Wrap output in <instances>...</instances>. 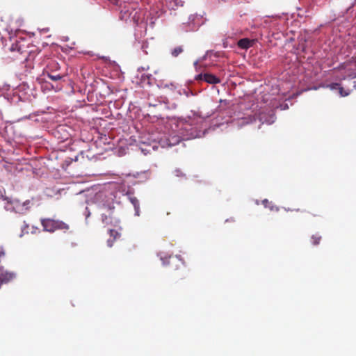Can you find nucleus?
Here are the masks:
<instances>
[{"mask_svg":"<svg viewBox=\"0 0 356 356\" xmlns=\"http://www.w3.org/2000/svg\"><path fill=\"white\" fill-rule=\"evenodd\" d=\"M28 49L29 43L26 40L15 38L13 43L6 49V51L10 54L9 57L13 60L26 61L31 54V51Z\"/></svg>","mask_w":356,"mask_h":356,"instance_id":"nucleus-1","label":"nucleus"},{"mask_svg":"<svg viewBox=\"0 0 356 356\" xmlns=\"http://www.w3.org/2000/svg\"><path fill=\"white\" fill-rule=\"evenodd\" d=\"M41 224L44 230L49 232H54L57 229L65 230L69 229L68 225L65 222L51 218L42 219Z\"/></svg>","mask_w":356,"mask_h":356,"instance_id":"nucleus-2","label":"nucleus"},{"mask_svg":"<svg viewBox=\"0 0 356 356\" xmlns=\"http://www.w3.org/2000/svg\"><path fill=\"white\" fill-rule=\"evenodd\" d=\"M102 212V221L106 225H111L113 222V207L104 206Z\"/></svg>","mask_w":356,"mask_h":356,"instance_id":"nucleus-3","label":"nucleus"},{"mask_svg":"<svg viewBox=\"0 0 356 356\" xmlns=\"http://www.w3.org/2000/svg\"><path fill=\"white\" fill-rule=\"evenodd\" d=\"M30 201L26 200L24 202H21L18 200H12V204L14 207V212L19 213H25L29 209L30 205Z\"/></svg>","mask_w":356,"mask_h":356,"instance_id":"nucleus-4","label":"nucleus"},{"mask_svg":"<svg viewBox=\"0 0 356 356\" xmlns=\"http://www.w3.org/2000/svg\"><path fill=\"white\" fill-rule=\"evenodd\" d=\"M254 44V40L249 38H243L238 41V46L241 49H247L251 47Z\"/></svg>","mask_w":356,"mask_h":356,"instance_id":"nucleus-5","label":"nucleus"},{"mask_svg":"<svg viewBox=\"0 0 356 356\" xmlns=\"http://www.w3.org/2000/svg\"><path fill=\"white\" fill-rule=\"evenodd\" d=\"M204 81L210 84H216L220 82V79L213 74L204 73Z\"/></svg>","mask_w":356,"mask_h":356,"instance_id":"nucleus-6","label":"nucleus"},{"mask_svg":"<svg viewBox=\"0 0 356 356\" xmlns=\"http://www.w3.org/2000/svg\"><path fill=\"white\" fill-rule=\"evenodd\" d=\"M168 264L170 266H175L177 268L183 264V261L178 256H170L168 258Z\"/></svg>","mask_w":356,"mask_h":356,"instance_id":"nucleus-7","label":"nucleus"},{"mask_svg":"<svg viewBox=\"0 0 356 356\" xmlns=\"http://www.w3.org/2000/svg\"><path fill=\"white\" fill-rule=\"evenodd\" d=\"M47 76L51 80L57 81L61 80L65 76V74L51 71V72H47Z\"/></svg>","mask_w":356,"mask_h":356,"instance_id":"nucleus-8","label":"nucleus"},{"mask_svg":"<svg viewBox=\"0 0 356 356\" xmlns=\"http://www.w3.org/2000/svg\"><path fill=\"white\" fill-rule=\"evenodd\" d=\"M109 235H110L111 238H113V239L112 240L108 239L107 243H108V245L111 247L113 245V241L116 238H119L120 234L117 230L111 229H109Z\"/></svg>","mask_w":356,"mask_h":356,"instance_id":"nucleus-9","label":"nucleus"},{"mask_svg":"<svg viewBox=\"0 0 356 356\" xmlns=\"http://www.w3.org/2000/svg\"><path fill=\"white\" fill-rule=\"evenodd\" d=\"M129 200L133 206L134 207L136 215L139 216L140 204L138 200L136 197H131Z\"/></svg>","mask_w":356,"mask_h":356,"instance_id":"nucleus-10","label":"nucleus"},{"mask_svg":"<svg viewBox=\"0 0 356 356\" xmlns=\"http://www.w3.org/2000/svg\"><path fill=\"white\" fill-rule=\"evenodd\" d=\"M15 277V274L13 273H8L6 272L4 273H2L0 280L1 282H8L11 280H13Z\"/></svg>","mask_w":356,"mask_h":356,"instance_id":"nucleus-11","label":"nucleus"},{"mask_svg":"<svg viewBox=\"0 0 356 356\" xmlns=\"http://www.w3.org/2000/svg\"><path fill=\"white\" fill-rule=\"evenodd\" d=\"M172 174L173 175V176H175V177H177L179 179H186V174L179 168H176L172 172Z\"/></svg>","mask_w":356,"mask_h":356,"instance_id":"nucleus-12","label":"nucleus"},{"mask_svg":"<svg viewBox=\"0 0 356 356\" xmlns=\"http://www.w3.org/2000/svg\"><path fill=\"white\" fill-rule=\"evenodd\" d=\"M136 10V8L134 7L133 6H129L127 9H126V7L124 8V10H122L121 13H124L123 15L122 16V19L124 17V15H127V13L129 14V16H131L132 13L134 11H135Z\"/></svg>","mask_w":356,"mask_h":356,"instance_id":"nucleus-13","label":"nucleus"},{"mask_svg":"<svg viewBox=\"0 0 356 356\" xmlns=\"http://www.w3.org/2000/svg\"><path fill=\"white\" fill-rule=\"evenodd\" d=\"M4 200L7 201L4 206L5 209L8 211H14V207L12 204V200L8 197H5Z\"/></svg>","mask_w":356,"mask_h":356,"instance_id":"nucleus-14","label":"nucleus"},{"mask_svg":"<svg viewBox=\"0 0 356 356\" xmlns=\"http://www.w3.org/2000/svg\"><path fill=\"white\" fill-rule=\"evenodd\" d=\"M321 240V236H320L318 234H314L311 237V242L314 245H318L320 243Z\"/></svg>","mask_w":356,"mask_h":356,"instance_id":"nucleus-15","label":"nucleus"},{"mask_svg":"<svg viewBox=\"0 0 356 356\" xmlns=\"http://www.w3.org/2000/svg\"><path fill=\"white\" fill-rule=\"evenodd\" d=\"M183 51V48L181 47H177L174 48L171 54L174 57L178 56Z\"/></svg>","mask_w":356,"mask_h":356,"instance_id":"nucleus-16","label":"nucleus"},{"mask_svg":"<svg viewBox=\"0 0 356 356\" xmlns=\"http://www.w3.org/2000/svg\"><path fill=\"white\" fill-rule=\"evenodd\" d=\"M137 15H138V13L135 12L134 15L132 17V19L135 23H138V22L139 20V16H138Z\"/></svg>","mask_w":356,"mask_h":356,"instance_id":"nucleus-17","label":"nucleus"},{"mask_svg":"<svg viewBox=\"0 0 356 356\" xmlns=\"http://www.w3.org/2000/svg\"><path fill=\"white\" fill-rule=\"evenodd\" d=\"M204 74H200L195 76V80L197 81H204Z\"/></svg>","mask_w":356,"mask_h":356,"instance_id":"nucleus-18","label":"nucleus"},{"mask_svg":"<svg viewBox=\"0 0 356 356\" xmlns=\"http://www.w3.org/2000/svg\"><path fill=\"white\" fill-rule=\"evenodd\" d=\"M262 204L265 207H270L271 202H270L267 199H265L262 201Z\"/></svg>","mask_w":356,"mask_h":356,"instance_id":"nucleus-19","label":"nucleus"},{"mask_svg":"<svg viewBox=\"0 0 356 356\" xmlns=\"http://www.w3.org/2000/svg\"><path fill=\"white\" fill-rule=\"evenodd\" d=\"M179 138H175V142H173V143L170 142V144H169V145H170V146H171V145H175L176 143H179Z\"/></svg>","mask_w":356,"mask_h":356,"instance_id":"nucleus-20","label":"nucleus"},{"mask_svg":"<svg viewBox=\"0 0 356 356\" xmlns=\"http://www.w3.org/2000/svg\"><path fill=\"white\" fill-rule=\"evenodd\" d=\"M148 69H149L148 66L147 67H141L138 68V71H140V70H147Z\"/></svg>","mask_w":356,"mask_h":356,"instance_id":"nucleus-21","label":"nucleus"},{"mask_svg":"<svg viewBox=\"0 0 356 356\" xmlns=\"http://www.w3.org/2000/svg\"><path fill=\"white\" fill-rule=\"evenodd\" d=\"M351 59H352L353 62L356 63V56H353Z\"/></svg>","mask_w":356,"mask_h":356,"instance_id":"nucleus-22","label":"nucleus"},{"mask_svg":"<svg viewBox=\"0 0 356 356\" xmlns=\"http://www.w3.org/2000/svg\"><path fill=\"white\" fill-rule=\"evenodd\" d=\"M63 127H62V126H59V127H58V131H61V130H63Z\"/></svg>","mask_w":356,"mask_h":356,"instance_id":"nucleus-23","label":"nucleus"},{"mask_svg":"<svg viewBox=\"0 0 356 356\" xmlns=\"http://www.w3.org/2000/svg\"><path fill=\"white\" fill-rule=\"evenodd\" d=\"M314 216H319V213H312Z\"/></svg>","mask_w":356,"mask_h":356,"instance_id":"nucleus-24","label":"nucleus"},{"mask_svg":"<svg viewBox=\"0 0 356 356\" xmlns=\"http://www.w3.org/2000/svg\"><path fill=\"white\" fill-rule=\"evenodd\" d=\"M339 86V84H338V83H334V84H333L332 88H335V86Z\"/></svg>","mask_w":356,"mask_h":356,"instance_id":"nucleus-25","label":"nucleus"},{"mask_svg":"<svg viewBox=\"0 0 356 356\" xmlns=\"http://www.w3.org/2000/svg\"><path fill=\"white\" fill-rule=\"evenodd\" d=\"M2 255H4V252H2V251H0V257H1Z\"/></svg>","mask_w":356,"mask_h":356,"instance_id":"nucleus-26","label":"nucleus"},{"mask_svg":"<svg viewBox=\"0 0 356 356\" xmlns=\"http://www.w3.org/2000/svg\"><path fill=\"white\" fill-rule=\"evenodd\" d=\"M339 89H340L341 94H342L343 88H340Z\"/></svg>","mask_w":356,"mask_h":356,"instance_id":"nucleus-27","label":"nucleus"}]
</instances>
